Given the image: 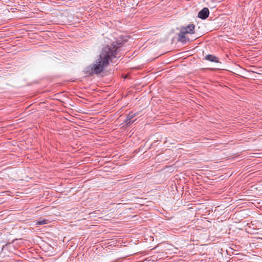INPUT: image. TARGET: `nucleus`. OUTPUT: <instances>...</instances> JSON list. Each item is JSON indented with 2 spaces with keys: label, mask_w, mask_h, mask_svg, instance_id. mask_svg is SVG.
I'll use <instances>...</instances> for the list:
<instances>
[{
  "label": "nucleus",
  "mask_w": 262,
  "mask_h": 262,
  "mask_svg": "<svg viewBox=\"0 0 262 262\" xmlns=\"http://www.w3.org/2000/svg\"><path fill=\"white\" fill-rule=\"evenodd\" d=\"M48 223V221L46 220H43L41 221H37L36 223V225H41L43 224H46Z\"/></svg>",
  "instance_id": "nucleus-7"
},
{
  "label": "nucleus",
  "mask_w": 262,
  "mask_h": 262,
  "mask_svg": "<svg viewBox=\"0 0 262 262\" xmlns=\"http://www.w3.org/2000/svg\"><path fill=\"white\" fill-rule=\"evenodd\" d=\"M182 28H186L187 32V34H193L194 33V30L195 28V26L193 24H189L186 27H183Z\"/></svg>",
  "instance_id": "nucleus-5"
},
{
  "label": "nucleus",
  "mask_w": 262,
  "mask_h": 262,
  "mask_svg": "<svg viewBox=\"0 0 262 262\" xmlns=\"http://www.w3.org/2000/svg\"><path fill=\"white\" fill-rule=\"evenodd\" d=\"M121 43L114 42L111 46H106L102 50L99 56L95 62L85 69L87 73L98 74L106 67L110 61L115 57L117 49L121 47Z\"/></svg>",
  "instance_id": "nucleus-1"
},
{
  "label": "nucleus",
  "mask_w": 262,
  "mask_h": 262,
  "mask_svg": "<svg viewBox=\"0 0 262 262\" xmlns=\"http://www.w3.org/2000/svg\"><path fill=\"white\" fill-rule=\"evenodd\" d=\"M186 28H181L180 32L178 35V40L180 41L185 42L187 40V38L186 36L187 34V31Z\"/></svg>",
  "instance_id": "nucleus-2"
},
{
  "label": "nucleus",
  "mask_w": 262,
  "mask_h": 262,
  "mask_svg": "<svg viewBox=\"0 0 262 262\" xmlns=\"http://www.w3.org/2000/svg\"><path fill=\"white\" fill-rule=\"evenodd\" d=\"M209 14V11L207 8H204L198 13V17L201 19H206Z\"/></svg>",
  "instance_id": "nucleus-3"
},
{
  "label": "nucleus",
  "mask_w": 262,
  "mask_h": 262,
  "mask_svg": "<svg viewBox=\"0 0 262 262\" xmlns=\"http://www.w3.org/2000/svg\"><path fill=\"white\" fill-rule=\"evenodd\" d=\"M205 59L211 62H219L217 58L212 55H207L205 56Z\"/></svg>",
  "instance_id": "nucleus-6"
},
{
  "label": "nucleus",
  "mask_w": 262,
  "mask_h": 262,
  "mask_svg": "<svg viewBox=\"0 0 262 262\" xmlns=\"http://www.w3.org/2000/svg\"><path fill=\"white\" fill-rule=\"evenodd\" d=\"M136 114L130 113H129L127 116L126 117V118L124 121V122L126 123V125L130 124L131 123H133L135 120H133V118L135 117Z\"/></svg>",
  "instance_id": "nucleus-4"
}]
</instances>
